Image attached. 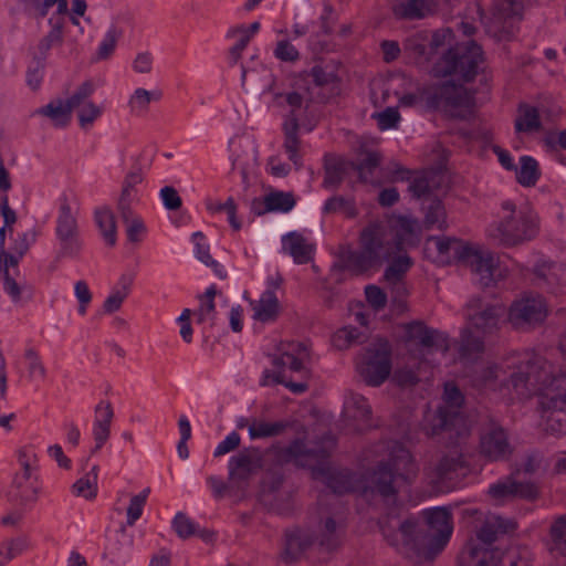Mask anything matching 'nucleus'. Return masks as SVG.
<instances>
[{
  "label": "nucleus",
  "mask_w": 566,
  "mask_h": 566,
  "mask_svg": "<svg viewBox=\"0 0 566 566\" xmlns=\"http://www.w3.org/2000/svg\"><path fill=\"white\" fill-rule=\"evenodd\" d=\"M53 8H55V10L51 13L49 19L65 21L69 14V0H34V9L42 18L50 14Z\"/></svg>",
  "instance_id": "a18cd8bd"
},
{
  "label": "nucleus",
  "mask_w": 566,
  "mask_h": 566,
  "mask_svg": "<svg viewBox=\"0 0 566 566\" xmlns=\"http://www.w3.org/2000/svg\"><path fill=\"white\" fill-rule=\"evenodd\" d=\"M363 335L356 327L346 326L339 328L332 337V344L335 348L344 350L350 346L360 343Z\"/></svg>",
  "instance_id": "5fc2aeb1"
},
{
  "label": "nucleus",
  "mask_w": 566,
  "mask_h": 566,
  "mask_svg": "<svg viewBox=\"0 0 566 566\" xmlns=\"http://www.w3.org/2000/svg\"><path fill=\"white\" fill-rule=\"evenodd\" d=\"M268 92L272 94L273 102L276 106L283 107L285 105L291 107V112L287 115L286 118H291L293 115H296V112L302 107L303 105V96L296 92H290V93H281L279 91L274 90V85L271 84L268 87Z\"/></svg>",
  "instance_id": "603ef678"
},
{
  "label": "nucleus",
  "mask_w": 566,
  "mask_h": 566,
  "mask_svg": "<svg viewBox=\"0 0 566 566\" xmlns=\"http://www.w3.org/2000/svg\"><path fill=\"white\" fill-rule=\"evenodd\" d=\"M310 353L307 347L297 342L282 343L273 365L279 371L264 370L261 385L282 384L294 394H303L308 388L311 370L307 367Z\"/></svg>",
  "instance_id": "0eeeda50"
},
{
  "label": "nucleus",
  "mask_w": 566,
  "mask_h": 566,
  "mask_svg": "<svg viewBox=\"0 0 566 566\" xmlns=\"http://www.w3.org/2000/svg\"><path fill=\"white\" fill-rule=\"evenodd\" d=\"M150 489H144L139 494L130 497L129 505L126 512V523L128 526L135 525L136 521L140 518Z\"/></svg>",
  "instance_id": "6e6d98bb"
},
{
  "label": "nucleus",
  "mask_w": 566,
  "mask_h": 566,
  "mask_svg": "<svg viewBox=\"0 0 566 566\" xmlns=\"http://www.w3.org/2000/svg\"><path fill=\"white\" fill-rule=\"evenodd\" d=\"M56 261L80 259L84 243L81 239L77 212L69 197L60 199L55 221Z\"/></svg>",
  "instance_id": "9b49d317"
},
{
  "label": "nucleus",
  "mask_w": 566,
  "mask_h": 566,
  "mask_svg": "<svg viewBox=\"0 0 566 566\" xmlns=\"http://www.w3.org/2000/svg\"><path fill=\"white\" fill-rule=\"evenodd\" d=\"M480 452L490 461L507 459L512 454L513 448L506 431L496 424L488 428L480 438Z\"/></svg>",
  "instance_id": "412c9836"
},
{
  "label": "nucleus",
  "mask_w": 566,
  "mask_h": 566,
  "mask_svg": "<svg viewBox=\"0 0 566 566\" xmlns=\"http://www.w3.org/2000/svg\"><path fill=\"white\" fill-rule=\"evenodd\" d=\"M381 156L377 151H366L360 154V158L350 163V168L358 172L359 179L364 182L373 181L374 170L379 166Z\"/></svg>",
  "instance_id": "79ce46f5"
},
{
  "label": "nucleus",
  "mask_w": 566,
  "mask_h": 566,
  "mask_svg": "<svg viewBox=\"0 0 566 566\" xmlns=\"http://www.w3.org/2000/svg\"><path fill=\"white\" fill-rule=\"evenodd\" d=\"M24 358L27 360L29 379L32 381H44L48 370L40 354L34 348H28L24 352Z\"/></svg>",
  "instance_id": "09e8293b"
},
{
  "label": "nucleus",
  "mask_w": 566,
  "mask_h": 566,
  "mask_svg": "<svg viewBox=\"0 0 566 566\" xmlns=\"http://www.w3.org/2000/svg\"><path fill=\"white\" fill-rule=\"evenodd\" d=\"M373 411L367 399L355 392L346 396L343 419L348 430L361 432L373 427Z\"/></svg>",
  "instance_id": "f3484780"
},
{
  "label": "nucleus",
  "mask_w": 566,
  "mask_h": 566,
  "mask_svg": "<svg viewBox=\"0 0 566 566\" xmlns=\"http://www.w3.org/2000/svg\"><path fill=\"white\" fill-rule=\"evenodd\" d=\"M387 450L389 458L386 462L380 461L369 474L368 488L389 501L415 480L419 469L410 451L400 443L391 442Z\"/></svg>",
  "instance_id": "423d86ee"
},
{
  "label": "nucleus",
  "mask_w": 566,
  "mask_h": 566,
  "mask_svg": "<svg viewBox=\"0 0 566 566\" xmlns=\"http://www.w3.org/2000/svg\"><path fill=\"white\" fill-rule=\"evenodd\" d=\"M263 467V453L258 448H245L229 460L230 488L244 491L248 480Z\"/></svg>",
  "instance_id": "4468645a"
},
{
  "label": "nucleus",
  "mask_w": 566,
  "mask_h": 566,
  "mask_svg": "<svg viewBox=\"0 0 566 566\" xmlns=\"http://www.w3.org/2000/svg\"><path fill=\"white\" fill-rule=\"evenodd\" d=\"M423 97L429 106L452 118L467 119L474 112L473 94L450 81L426 88Z\"/></svg>",
  "instance_id": "9d476101"
},
{
  "label": "nucleus",
  "mask_w": 566,
  "mask_h": 566,
  "mask_svg": "<svg viewBox=\"0 0 566 566\" xmlns=\"http://www.w3.org/2000/svg\"><path fill=\"white\" fill-rule=\"evenodd\" d=\"M122 221L126 226L128 241L133 243L139 242L146 232V227L142 218L138 214H133L127 219H122Z\"/></svg>",
  "instance_id": "338daca9"
},
{
  "label": "nucleus",
  "mask_w": 566,
  "mask_h": 566,
  "mask_svg": "<svg viewBox=\"0 0 566 566\" xmlns=\"http://www.w3.org/2000/svg\"><path fill=\"white\" fill-rule=\"evenodd\" d=\"M432 472L438 482H452L467 474L468 464L463 454L459 450L453 449L434 463Z\"/></svg>",
  "instance_id": "393cba45"
},
{
  "label": "nucleus",
  "mask_w": 566,
  "mask_h": 566,
  "mask_svg": "<svg viewBox=\"0 0 566 566\" xmlns=\"http://www.w3.org/2000/svg\"><path fill=\"white\" fill-rule=\"evenodd\" d=\"M119 36L120 31L116 28H111L96 51V60H107L114 53Z\"/></svg>",
  "instance_id": "bf43d9fd"
},
{
  "label": "nucleus",
  "mask_w": 566,
  "mask_h": 566,
  "mask_svg": "<svg viewBox=\"0 0 566 566\" xmlns=\"http://www.w3.org/2000/svg\"><path fill=\"white\" fill-rule=\"evenodd\" d=\"M160 97V92H149L145 88H137L132 94L128 105L132 113L140 115L148 109L151 101H158Z\"/></svg>",
  "instance_id": "3c124183"
},
{
  "label": "nucleus",
  "mask_w": 566,
  "mask_h": 566,
  "mask_svg": "<svg viewBox=\"0 0 566 566\" xmlns=\"http://www.w3.org/2000/svg\"><path fill=\"white\" fill-rule=\"evenodd\" d=\"M405 336L407 342L419 345L426 349H437L447 352L449 349L448 339L444 334L429 328L421 322H413L405 326Z\"/></svg>",
  "instance_id": "5701e85b"
},
{
  "label": "nucleus",
  "mask_w": 566,
  "mask_h": 566,
  "mask_svg": "<svg viewBox=\"0 0 566 566\" xmlns=\"http://www.w3.org/2000/svg\"><path fill=\"white\" fill-rule=\"evenodd\" d=\"M95 222L105 242L109 247H114L117 241V227L114 212L109 208L96 210Z\"/></svg>",
  "instance_id": "58836bf2"
},
{
  "label": "nucleus",
  "mask_w": 566,
  "mask_h": 566,
  "mask_svg": "<svg viewBox=\"0 0 566 566\" xmlns=\"http://www.w3.org/2000/svg\"><path fill=\"white\" fill-rule=\"evenodd\" d=\"M324 212H326V213L342 212L346 217H354L355 216V207L350 200H348L342 196H337V197L329 198L325 202Z\"/></svg>",
  "instance_id": "69168bd1"
},
{
  "label": "nucleus",
  "mask_w": 566,
  "mask_h": 566,
  "mask_svg": "<svg viewBox=\"0 0 566 566\" xmlns=\"http://www.w3.org/2000/svg\"><path fill=\"white\" fill-rule=\"evenodd\" d=\"M489 494L496 501L520 497L533 501L538 496V488L532 482H517L507 476L489 488Z\"/></svg>",
  "instance_id": "b1692460"
},
{
  "label": "nucleus",
  "mask_w": 566,
  "mask_h": 566,
  "mask_svg": "<svg viewBox=\"0 0 566 566\" xmlns=\"http://www.w3.org/2000/svg\"><path fill=\"white\" fill-rule=\"evenodd\" d=\"M113 418L114 409L112 403L107 400L99 401L94 410L92 434L95 441V446L92 450V453L99 451L102 447L108 441L111 437Z\"/></svg>",
  "instance_id": "a878e982"
},
{
  "label": "nucleus",
  "mask_w": 566,
  "mask_h": 566,
  "mask_svg": "<svg viewBox=\"0 0 566 566\" xmlns=\"http://www.w3.org/2000/svg\"><path fill=\"white\" fill-rule=\"evenodd\" d=\"M427 530H418L412 518L399 520L388 516L381 523V532L388 543L395 547H405L432 558L448 544L453 526L452 515L444 507H434L423 512Z\"/></svg>",
  "instance_id": "f03ea898"
},
{
  "label": "nucleus",
  "mask_w": 566,
  "mask_h": 566,
  "mask_svg": "<svg viewBox=\"0 0 566 566\" xmlns=\"http://www.w3.org/2000/svg\"><path fill=\"white\" fill-rule=\"evenodd\" d=\"M314 536L312 531L294 528L286 533L284 559L287 563L294 562L303 552L313 545Z\"/></svg>",
  "instance_id": "72a5a7b5"
},
{
  "label": "nucleus",
  "mask_w": 566,
  "mask_h": 566,
  "mask_svg": "<svg viewBox=\"0 0 566 566\" xmlns=\"http://www.w3.org/2000/svg\"><path fill=\"white\" fill-rule=\"evenodd\" d=\"M266 205L271 211L287 212L294 207L295 200L292 193L276 191L266 196Z\"/></svg>",
  "instance_id": "13d9d810"
},
{
  "label": "nucleus",
  "mask_w": 566,
  "mask_h": 566,
  "mask_svg": "<svg viewBox=\"0 0 566 566\" xmlns=\"http://www.w3.org/2000/svg\"><path fill=\"white\" fill-rule=\"evenodd\" d=\"M335 442L332 437L326 438V446L321 449H306L305 443L297 439L284 449V455L293 459L298 465L312 469L315 479L322 480L334 493L343 494L354 490V478L344 471H334L323 464Z\"/></svg>",
  "instance_id": "1a4fd4ad"
},
{
  "label": "nucleus",
  "mask_w": 566,
  "mask_h": 566,
  "mask_svg": "<svg viewBox=\"0 0 566 566\" xmlns=\"http://www.w3.org/2000/svg\"><path fill=\"white\" fill-rule=\"evenodd\" d=\"M172 527L177 535L182 539L189 538L190 536L197 534L198 531L195 522L181 512L175 515L172 520Z\"/></svg>",
  "instance_id": "0e129e2a"
},
{
  "label": "nucleus",
  "mask_w": 566,
  "mask_h": 566,
  "mask_svg": "<svg viewBox=\"0 0 566 566\" xmlns=\"http://www.w3.org/2000/svg\"><path fill=\"white\" fill-rule=\"evenodd\" d=\"M39 495L40 488L32 475L15 473L9 491V496L12 502L25 506L35 503Z\"/></svg>",
  "instance_id": "bb28decb"
},
{
  "label": "nucleus",
  "mask_w": 566,
  "mask_h": 566,
  "mask_svg": "<svg viewBox=\"0 0 566 566\" xmlns=\"http://www.w3.org/2000/svg\"><path fill=\"white\" fill-rule=\"evenodd\" d=\"M505 313L504 305L490 303L480 297H473L467 303V327L461 333L459 346L462 360H472L484 350L482 336L495 332Z\"/></svg>",
  "instance_id": "39448f33"
},
{
  "label": "nucleus",
  "mask_w": 566,
  "mask_h": 566,
  "mask_svg": "<svg viewBox=\"0 0 566 566\" xmlns=\"http://www.w3.org/2000/svg\"><path fill=\"white\" fill-rule=\"evenodd\" d=\"M206 208L211 213H220L226 212L228 214V220L230 226L234 230H240L241 223L237 219V205L233 200V198H228L226 202H220L213 199H207L206 200Z\"/></svg>",
  "instance_id": "864d4df0"
},
{
  "label": "nucleus",
  "mask_w": 566,
  "mask_h": 566,
  "mask_svg": "<svg viewBox=\"0 0 566 566\" xmlns=\"http://www.w3.org/2000/svg\"><path fill=\"white\" fill-rule=\"evenodd\" d=\"M94 93V84L91 81L82 83L77 90L67 98L64 99L71 112L75 108H81L83 104L88 102V97Z\"/></svg>",
  "instance_id": "680f3d73"
},
{
  "label": "nucleus",
  "mask_w": 566,
  "mask_h": 566,
  "mask_svg": "<svg viewBox=\"0 0 566 566\" xmlns=\"http://www.w3.org/2000/svg\"><path fill=\"white\" fill-rule=\"evenodd\" d=\"M542 128L539 114L536 107L523 104L518 107V115L515 119L516 132L532 133Z\"/></svg>",
  "instance_id": "37998d69"
},
{
  "label": "nucleus",
  "mask_w": 566,
  "mask_h": 566,
  "mask_svg": "<svg viewBox=\"0 0 566 566\" xmlns=\"http://www.w3.org/2000/svg\"><path fill=\"white\" fill-rule=\"evenodd\" d=\"M34 114L48 117L56 128L66 127L72 118V112L62 98L52 99L49 104L38 108Z\"/></svg>",
  "instance_id": "c9c22d12"
},
{
  "label": "nucleus",
  "mask_w": 566,
  "mask_h": 566,
  "mask_svg": "<svg viewBox=\"0 0 566 566\" xmlns=\"http://www.w3.org/2000/svg\"><path fill=\"white\" fill-rule=\"evenodd\" d=\"M521 166L516 170V179L524 187L534 186L539 178L537 161L530 156H523L520 159Z\"/></svg>",
  "instance_id": "49530a36"
},
{
  "label": "nucleus",
  "mask_w": 566,
  "mask_h": 566,
  "mask_svg": "<svg viewBox=\"0 0 566 566\" xmlns=\"http://www.w3.org/2000/svg\"><path fill=\"white\" fill-rule=\"evenodd\" d=\"M50 32L39 42L38 50L40 57L45 59L49 51L63 42V28L65 21L49 19Z\"/></svg>",
  "instance_id": "c03bdc74"
},
{
  "label": "nucleus",
  "mask_w": 566,
  "mask_h": 566,
  "mask_svg": "<svg viewBox=\"0 0 566 566\" xmlns=\"http://www.w3.org/2000/svg\"><path fill=\"white\" fill-rule=\"evenodd\" d=\"M463 400V396L457 386L453 384H446L442 405L439 408L449 410V413L453 419L461 422L463 428L467 429L468 421L461 410Z\"/></svg>",
  "instance_id": "4c0bfd02"
},
{
  "label": "nucleus",
  "mask_w": 566,
  "mask_h": 566,
  "mask_svg": "<svg viewBox=\"0 0 566 566\" xmlns=\"http://www.w3.org/2000/svg\"><path fill=\"white\" fill-rule=\"evenodd\" d=\"M535 275L539 284H547L553 292H566V266L552 262L538 263Z\"/></svg>",
  "instance_id": "2f4dec72"
},
{
  "label": "nucleus",
  "mask_w": 566,
  "mask_h": 566,
  "mask_svg": "<svg viewBox=\"0 0 566 566\" xmlns=\"http://www.w3.org/2000/svg\"><path fill=\"white\" fill-rule=\"evenodd\" d=\"M432 0H392L391 9L399 19H423L434 11Z\"/></svg>",
  "instance_id": "473e14b6"
},
{
  "label": "nucleus",
  "mask_w": 566,
  "mask_h": 566,
  "mask_svg": "<svg viewBox=\"0 0 566 566\" xmlns=\"http://www.w3.org/2000/svg\"><path fill=\"white\" fill-rule=\"evenodd\" d=\"M0 547H3L2 559L6 560L7 565L10 560L29 549L30 542L27 536H19L0 544Z\"/></svg>",
  "instance_id": "4d7b16f0"
},
{
  "label": "nucleus",
  "mask_w": 566,
  "mask_h": 566,
  "mask_svg": "<svg viewBox=\"0 0 566 566\" xmlns=\"http://www.w3.org/2000/svg\"><path fill=\"white\" fill-rule=\"evenodd\" d=\"M424 223L428 228L444 229L447 227V214L442 202L432 197L424 198L422 202Z\"/></svg>",
  "instance_id": "ea45409f"
},
{
  "label": "nucleus",
  "mask_w": 566,
  "mask_h": 566,
  "mask_svg": "<svg viewBox=\"0 0 566 566\" xmlns=\"http://www.w3.org/2000/svg\"><path fill=\"white\" fill-rule=\"evenodd\" d=\"M348 168H350V163L343 159H332L326 161L323 182L324 187L334 188L338 186Z\"/></svg>",
  "instance_id": "de8ad7c7"
},
{
  "label": "nucleus",
  "mask_w": 566,
  "mask_h": 566,
  "mask_svg": "<svg viewBox=\"0 0 566 566\" xmlns=\"http://www.w3.org/2000/svg\"><path fill=\"white\" fill-rule=\"evenodd\" d=\"M253 318L262 323L274 321L277 317L280 304L275 293L266 290L259 301H250Z\"/></svg>",
  "instance_id": "f704fd0d"
},
{
  "label": "nucleus",
  "mask_w": 566,
  "mask_h": 566,
  "mask_svg": "<svg viewBox=\"0 0 566 566\" xmlns=\"http://www.w3.org/2000/svg\"><path fill=\"white\" fill-rule=\"evenodd\" d=\"M205 239V235L202 232H195L192 234V240L196 244V255L197 258L203 262L205 264L211 266L214 271V273L220 277V279H226L227 277V272L224 271V269L217 262L212 259V256L210 255L209 253V245H206V244H202L201 241Z\"/></svg>",
  "instance_id": "8fccbe9b"
},
{
  "label": "nucleus",
  "mask_w": 566,
  "mask_h": 566,
  "mask_svg": "<svg viewBox=\"0 0 566 566\" xmlns=\"http://www.w3.org/2000/svg\"><path fill=\"white\" fill-rule=\"evenodd\" d=\"M102 115V107L88 101L77 109V118L83 129L90 128L94 122Z\"/></svg>",
  "instance_id": "e2e57ef3"
},
{
  "label": "nucleus",
  "mask_w": 566,
  "mask_h": 566,
  "mask_svg": "<svg viewBox=\"0 0 566 566\" xmlns=\"http://www.w3.org/2000/svg\"><path fill=\"white\" fill-rule=\"evenodd\" d=\"M298 118L293 115L291 118H286L283 123V149L287 155V158L295 165L298 169L302 166V154L301 147L302 142L298 136Z\"/></svg>",
  "instance_id": "7c9ffc66"
},
{
  "label": "nucleus",
  "mask_w": 566,
  "mask_h": 566,
  "mask_svg": "<svg viewBox=\"0 0 566 566\" xmlns=\"http://www.w3.org/2000/svg\"><path fill=\"white\" fill-rule=\"evenodd\" d=\"M516 524L495 514H486L481 524L476 526L475 538H471L461 555L467 566H499L503 559L507 566H530L528 560L514 552L505 556L499 549L490 546L501 534L514 531Z\"/></svg>",
  "instance_id": "20e7f679"
},
{
  "label": "nucleus",
  "mask_w": 566,
  "mask_h": 566,
  "mask_svg": "<svg viewBox=\"0 0 566 566\" xmlns=\"http://www.w3.org/2000/svg\"><path fill=\"white\" fill-rule=\"evenodd\" d=\"M511 384L520 396L538 392L545 408L562 410L566 407V373L554 375L551 364L541 355H522Z\"/></svg>",
  "instance_id": "7ed1b4c3"
},
{
  "label": "nucleus",
  "mask_w": 566,
  "mask_h": 566,
  "mask_svg": "<svg viewBox=\"0 0 566 566\" xmlns=\"http://www.w3.org/2000/svg\"><path fill=\"white\" fill-rule=\"evenodd\" d=\"M503 216L488 228V235L499 245L514 248L534 240L539 233V217L530 207L517 209L511 201L502 203Z\"/></svg>",
  "instance_id": "6e6552de"
},
{
  "label": "nucleus",
  "mask_w": 566,
  "mask_h": 566,
  "mask_svg": "<svg viewBox=\"0 0 566 566\" xmlns=\"http://www.w3.org/2000/svg\"><path fill=\"white\" fill-rule=\"evenodd\" d=\"M423 430L427 436H437L444 430H454L458 436H462L469 431V426L467 429L463 428V424L449 413L447 409L438 408L437 411H429L424 416L423 420Z\"/></svg>",
  "instance_id": "cd10ccee"
},
{
  "label": "nucleus",
  "mask_w": 566,
  "mask_h": 566,
  "mask_svg": "<svg viewBox=\"0 0 566 566\" xmlns=\"http://www.w3.org/2000/svg\"><path fill=\"white\" fill-rule=\"evenodd\" d=\"M282 248L297 264H305L313 260L314 245L297 232L285 234L282 238Z\"/></svg>",
  "instance_id": "c756f323"
},
{
  "label": "nucleus",
  "mask_w": 566,
  "mask_h": 566,
  "mask_svg": "<svg viewBox=\"0 0 566 566\" xmlns=\"http://www.w3.org/2000/svg\"><path fill=\"white\" fill-rule=\"evenodd\" d=\"M360 378L373 387H378L391 373V347L386 339L371 343L356 360Z\"/></svg>",
  "instance_id": "ddd939ff"
},
{
  "label": "nucleus",
  "mask_w": 566,
  "mask_h": 566,
  "mask_svg": "<svg viewBox=\"0 0 566 566\" xmlns=\"http://www.w3.org/2000/svg\"><path fill=\"white\" fill-rule=\"evenodd\" d=\"M471 244L455 238L431 237L427 241V250L434 249L437 255L434 261L441 264H449L454 261L462 262Z\"/></svg>",
  "instance_id": "4be33fe9"
},
{
  "label": "nucleus",
  "mask_w": 566,
  "mask_h": 566,
  "mask_svg": "<svg viewBox=\"0 0 566 566\" xmlns=\"http://www.w3.org/2000/svg\"><path fill=\"white\" fill-rule=\"evenodd\" d=\"M134 276L123 274L119 277L118 285L112 290L103 303V311L106 314H113L120 310L125 298L128 296Z\"/></svg>",
  "instance_id": "e433bc0d"
},
{
  "label": "nucleus",
  "mask_w": 566,
  "mask_h": 566,
  "mask_svg": "<svg viewBox=\"0 0 566 566\" xmlns=\"http://www.w3.org/2000/svg\"><path fill=\"white\" fill-rule=\"evenodd\" d=\"M143 180V171L139 168H135L126 174L116 202V209L120 219H127L133 214H137L136 207L140 202L139 186Z\"/></svg>",
  "instance_id": "a211bd4d"
},
{
  "label": "nucleus",
  "mask_w": 566,
  "mask_h": 566,
  "mask_svg": "<svg viewBox=\"0 0 566 566\" xmlns=\"http://www.w3.org/2000/svg\"><path fill=\"white\" fill-rule=\"evenodd\" d=\"M566 520L559 516L551 526V537L554 543V549L566 553Z\"/></svg>",
  "instance_id": "774afa93"
},
{
  "label": "nucleus",
  "mask_w": 566,
  "mask_h": 566,
  "mask_svg": "<svg viewBox=\"0 0 566 566\" xmlns=\"http://www.w3.org/2000/svg\"><path fill=\"white\" fill-rule=\"evenodd\" d=\"M18 462L21 467L20 473L32 475L38 468V455L33 447L25 446L17 451Z\"/></svg>",
  "instance_id": "052dcab7"
},
{
  "label": "nucleus",
  "mask_w": 566,
  "mask_h": 566,
  "mask_svg": "<svg viewBox=\"0 0 566 566\" xmlns=\"http://www.w3.org/2000/svg\"><path fill=\"white\" fill-rule=\"evenodd\" d=\"M21 259L13 258L10 253L0 255V273L2 274L3 290L13 303H19L22 295L29 290L27 280L19 269Z\"/></svg>",
  "instance_id": "aec40b11"
},
{
  "label": "nucleus",
  "mask_w": 566,
  "mask_h": 566,
  "mask_svg": "<svg viewBox=\"0 0 566 566\" xmlns=\"http://www.w3.org/2000/svg\"><path fill=\"white\" fill-rule=\"evenodd\" d=\"M420 226L416 219L392 216L367 226L360 233L359 250H348L342 255V268L354 274L380 268L391 260L384 274V281L398 306H403L408 294L405 276L412 265L411 259L400 254L406 248L419 242Z\"/></svg>",
  "instance_id": "f257e3e1"
},
{
  "label": "nucleus",
  "mask_w": 566,
  "mask_h": 566,
  "mask_svg": "<svg viewBox=\"0 0 566 566\" xmlns=\"http://www.w3.org/2000/svg\"><path fill=\"white\" fill-rule=\"evenodd\" d=\"M98 465H94L90 472L76 480L72 485V493L77 497L93 500L97 495Z\"/></svg>",
  "instance_id": "a19ab883"
},
{
  "label": "nucleus",
  "mask_w": 566,
  "mask_h": 566,
  "mask_svg": "<svg viewBox=\"0 0 566 566\" xmlns=\"http://www.w3.org/2000/svg\"><path fill=\"white\" fill-rule=\"evenodd\" d=\"M239 428H248L249 437L251 440L266 439L281 436L289 427L287 421H268L263 418H242Z\"/></svg>",
  "instance_id": "c85d7f7f"
},
{
  "label": "nucleus",
  "mask_w": 566,
  "mask_h": 566,
  "mask_svg": "<svg viewBox=\"0 0 566 566\" xmlns=\"http://www.w3.org/2000/svg\"><path fill=\"white\" fill-rule=\"evenodd\" d=\"M462 262L478 276L482 286H490L494 283L499 261L493 252L471 244L470 251Z\"/></svg>",
  "instance_id": "6ab92c4d"
},
{
  "label": "nucleus",
  "mask_w": 566,
  "mask_h": 566,
  "mask_svg": "<svg viewBox=\"0 0 566 566\" xmlns=\"http://www.w3.org/2000/svg\"><path fill=\"white\" fill-rule=\"evenodd\" d=\"M483 63L481 46L471 41L463 48L449 50L436 64L434 73L439 76L457 75L470 82L482 70Z\"/></svg>",
  "instance_id": "f8f14e48"
},
{
  "label": "nucleus",
  "mask_w": 566,
  "mask_h": 566,
  "mask_svg": "<svg viewBox=\"0 0 566 566\" xmlns=\"http://www.w3.org/2000/svg\"><path fill=\"white\" fill-rule=\"evenodd\" d=\"M312 533L314 542L319 547L327 552L334 551L342 545L344 539V518L336 513L322 512Z\"/></svg>",
  "instance_id": "dca6fc26"
},
{
  "label": "nucleus",
  "mask_w": 566,
  "mask_h": 566,
  "mask_svg": "<svg viewBox=\"0 0 566 566\" xmlns=\"http://www.w3.org/2000/svg\"><path fill=\"white\" fill-rule=\"evenodd\" d=\"M547 315V306L539 295H526L515 301L509 311V321L516 327L541 324Z\"/></svg>",
  "instance_id": "2eb2a0df"
}]
</instances>
